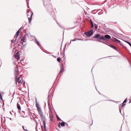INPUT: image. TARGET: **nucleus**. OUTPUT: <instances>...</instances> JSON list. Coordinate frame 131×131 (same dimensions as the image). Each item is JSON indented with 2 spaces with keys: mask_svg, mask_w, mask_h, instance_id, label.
<instances>
[{
  "mask_svg": "<svg viewBox=\"0 0 131 131\" xmlns=\"http://www.w3.org/2000/svg\"><path fill=\"white\" fill-rule=\"evenodd\" d=\"M18 69L17 67H16L15 68V78H17L18 77L20 76L18 73Z\"/></svg>",
  "mask_w": 131,
  "mask_h": 131,
  "instance_id": "39448f33",
  "label": "nucleus"
},
{
  "mask_svg": "<svg viewBox=\"0 0 131 131\" xmlns=\"http://www.w3.org/2000/svg\"><path fill=\"white\" fill-rule=\"evenodd\" d=\"M43 0V5H44V4H45V1H44V0Z\"/></svg>",
  "mask_w": 131,
  "mask_h": 131,
  "instance_id": "f704fd0d",
  "label": "nucleus"
},
{
  "mask_svg": "<svg viewBox=\"0 0 131 131\" xmlns=\"http://www.w3.org/2000/svg\"><path fill=\"white\" fill-rule=\"evenodd\" d=\"M90 23L91 24V27L92 28H93L94 27L92 21L91 20L90 21Z\"/></svg>",
  "mask_w": 131,
  "mask_h": 131,
  "instance_id": "a211bd4d",
  "label": "nucleus"
},
{
  "mask_svg": "<svg viewBox=\"0 0 131 131\" xmlns=\"http://www.w3.org/2000/svg\"><path fill=\"white\" fill-rule=\"evenodd\" d=\"M17 108L19 111V113H20V111L21 110V108L20 104L18 103V102L17 103Z\"/></svg>",
  "mask_w": 131,
  "mask_h": 131,
  "instance_id": "9b49d317",
  "label": "nucleus"
},
{
  "mask_svg": "<svg viewBox=\"0 0 131 131\" xmlns=\"http://www.w3.org/2000/svg\"><path fill=\"white\" fill-rule=\"evenodd\" d=\"M65 122H62L61 123L60 122L59 123V124H58V127L59 128L61 127V126H60V124H61V126H65Z\"/></svg>",
  "mask_w": 131,
  "mask_h": 131,
  "instance_id": "9d476101",
  "label": "nucleus"
},
{
  "mask_svg": "<svg viewBox=\"0 0 131 131\" xmlns=\"http://www.w3.org/2000/svg\"><path fill=\"white\" fill-rule=\"evenodd\" d=\"M56 116L57 117V120L58 121H62L59 117L57 115H56Z\"/></svg>",
  "mask_w": 131,
  "mask_h": 131,
  "instance_id": "6ab92c4d",
  "label": "nucleus"
},
{
  "mask_svg": "<svg viewBox=\"0 0 131 131\" xmlns=\"http://www.w3.org/2000/svg\"><path fill=\"white\" fill-rule=\"evenodd\" d=\"M1 96V93L0 92V96Z\"/></svg>",
  "mask_w": 131,
  "mask_h": 131,
  "instance_id": "4c0bfd02",
  "label": "nucleus"
},
{
  "mask_svg": "<svg viewBox=\"0 0 131 131\" xmlns=\"http://www.w3.org/2000/svg\"><path fill=\"white\" fill-rule=\"evenodd\" d=\"M125 105V103H124V104H123V103L122 104V107H123Z\"/></svg>",
  "mask_w": 131,
  "mask_h": 131,
  "instance_id": "c756f323",
  "label": "nucleus"
},
{
  "mask_svg": "<svg viewBox=\"0 0 131 131\" xmlns=\"http://www.w3.org/2000/svg\"><path fill=\"white\" fill-rule=\"evenodd\" d=\"M109 46L110 47H111L112 48H113V49H114L115 50L117 51V48L114 46L112 45H110Z\"/></svg>",
  "mask_w": 131,
  "mask_h": 131,
  "instance_id": "ddd939ff",
  "label": "nucleus"
},
{
  "mask_svg": "<svg viewBox=\"0 0 131 131\" xmlns=\"http://www.w3.org/2000/svg\"><path fill=\"white\" fill-rule=\"evenodd\" d=\"M93 32L92 30H91L85 33V35L87 36L88 37H91L93 34Z\"/></svg>",
  "mask_w": 131,
  "mask_h": 131,
  "instance_id": "423d86ee",
  "label": "nucleus"
},
{
  "mask_svg": "<svg viewBox=\"0 0 131 131\" xmlns=\"http://www.w3.org/2000/svg\"><path fill=\"white\" fill-rule=\"evenodd\" d=\"M57 24L59 26V27H60L61 28H62L61 26L57 22Z\"/></svg>",
  "mask_w": 131,
  "mask_h": 131,
  "instance_id": "2f4dec72",
  "label": "nucleus"
},
{
  "mask_svg": "<svg viewBox=\"0 0 131 131\" xmlns=\"http://www.w3.org/2000/svg\"><path fill=\"white\" fill-rule=\"evenodd\" d=\"M10 114L12 115V114L11 112L10 111Z\"/></svg>",
  "mask_w": 131,
  "mask_h": 131,
  "instance_id": "e433bc0d",
  "label": "nucleus"
},
{
  "mask_svg": "<svg viewBox=\"0 0 131 131\" xmlns=\"http://www.w3.org/2000/svg\"><path fill=\"white\" fill-rule=\"evenodd\" d=\"M125 42L126 43H128L130 46V47H131V43H130L129 42H128L127 41H125Z\"/></svg>",
  "mask_w": 131,
  "mask_h": 131,
  "instance_id": "5701e85b",
  "label": "nucleus"
},
{
  "mask_svg": "<svg viewBox=\"0 0 131 131\" xmlns=\"http://www.w3.org/2000/svg\"><path fill=\"white\" fill-rule=\"evenodd\" d=\"M21 29H20V31L21 30Z\"/></svg>",
  "mask_w": 131,
  "mask_h": 131,
  "instance_id": "ea45409f",
  "label": "nucleus"
},
{
  "mask_svg": "<svg viewBox=\"0 0 131 131\" xmlns=\"http://www.w3.org/2000/svg\"><path fill=\"white\" fill-rule=\"evenodd\" d=\"M94 27L95 29H96L98 27V26L96 24H94Z\"/></svg>",
  "mask_w": 131,
  "mask_h": 131,
  "instance_id": "4be33fe9",
  "label": "nucleus"
},
{
  "mask_svg": "<svg viewBox=\"0 0 131 131\" xmlns=\"http://www.w3.org/2000/svg\"><path fill=\"white\" fill-rule=\"evenodd\" d=\"M41 117V120L43 121V124L44 125V127L45 129V131H46L45 118L43 115L42 116V117Z\"/></svg>",
  "mask_w": 131,
  "mask_h": 131,
  "instance_id": "0eeeda50",
  "label": "nucleus"
},
{
  "mask_svg": "<svg viewBox=\"0 0 131 131\" xmlns=\"http://www.w3.org/2000/svg\"><path fill=\"white\" fill-rule=\"evenodd\" d=\"M34 121L36 122V131H38V130L37 129L38 126V123L35 119H34Z\"/></svg>",
  "mask_w": 131,
  "mask_h": 131,
  "instance_id": "2eb2a0df",
  "label": "nucleus"
},
{
  "mask_svg": "<svg viewBox=\"0 0 131 131\" xmlns=\"http://www.w3.org/2000/svg\"><path fill=\"white\" fill-rule=\"evenodd\" d=\"M119 112H120V113H121V109H120V107H119Z\"/></svg>",
  "mask_w": 131,
  "mask_h": 131,
  "instance_id": "72a5a7b5",
  "label": "nucleus"
},
{
  "mask_svg": "<svg viewBox=\"0 0 131 131\" xmlns=\"http://www.w3.org/2000/svg\"><path fill=\"white\" fill-rule=\"evenodd\" d=\"M111 38V36L109 35H106L104 36L102 35L101 36V35L99 34H96L93 37L94 38H96V40L99 42H101L102 40H107L110 39Z\"/></svg>",
  "mask_w": 131,
  "mask_h": 131,
  "instance_id": "f257e3e1",
  "label": "nucleus"
},
{
  "mask_svg": "<svg viewBox=\"0 0 131 131\" xmlns=\"http://www.w3.org/2000/svg\"><path fill=\"white\" fill-rule=\"evenodd\" d=\"M84 14L85 15H87V13L86 11H84Z\"/></svg>",
  "mask_w": 131,
  "mask_h": 131,
  "instance_id": "cd10ccee",
  "label": "nucleus"
},
{
  "mask_svg": "<svg viewBox=\"0 0 131 131\" xmlns=\"http://www.w3.org/2000/svg\"><path fill=\"white\" fill-rule=\"evenodd\" d=\"M15 83L17 86H20V87L22 88L24 87V83H23V81L22 78H20V76L18 77L17 78H15Z\"/></svg>",
  "mask_w": 131,
  "mask_h": 131,
  "instance_id": "f03ea898",
  "label": "nucleus"
},
{
  "mask_svg": "<svg viewBox=\"0 0 131 131\" xmlns=\"http://www.w3.org/2000/svg\"><path fill=\"white\" fill-rule=\"evenodd\" d=\"M22 128H23V129H24V130H25V131H28V130H27V129H25V128H24V126H23Z\"/></svg>",
  "mask_w": 131,
  "mask_h": 131,
  "instance_id": "a878e982",
  "label": "nucleus"
},
{
  "mask_svg": "<svg viewBox=\"0 0 131 131\" xmlns=\"http://www.w3.org/2000/svg\"><path fill=\"white\" fill-rule=\"evenodd\" d=\"M61 70L59 73V74H60L63 72L64 70V68L63 67V66L62 64H61L60 65Z\"/></svg>",
  "mask_w": 131,
  "mask_h": 131,
  "instance_id": "1a4fd4ad",
  "label": "nucleus"
},
{
  "mask_svg": "<svg viewBox=\"0 0 131 131\" xmlns=\"http://www.w3.org/2000/svg\"><path fill=\"white\" fill-rule=\"evenodd\" d=\"M37 110L38 111V112H39V111H41L40 108H39L38 107H37Z\"/></svg>",
  "mask_w": 131,
  "mask_h": 131,
  "instance_id": "bb28decb",
  "label": "nucleus"
},
{
  "mask_svg": "<svg viewBox=\"0 0 131 131\" xmlns=\"http://www.w3.org/2000/svg\"><path fill=\"white\" fill-rule=\"evenodd\" d=\"M10 120H11V118H10Z\"/></svg>",
  "mask_w": 131,
  "mask_h": 131,
  "instance_id": "58836bf2",
  "label": "nucleus"
},
{
  "mask_svg": "<svg viewBox=\"0 0 131 131\" xmlns=\"http://www.w3.org/2000/svg\"><path fill=\"white\" fill-rule=\"evenodd\" d=\"M15 57L17 60H19L20 59L19 54L18 52H17L15 54Z\"/></svg>",
  "mask_w": 131,
  "mask_h": 131,
  "instance_id": "6e6552de",
  "label": "nucleus"
},
{
  "mask_svg": "<svg viewBox=\"0 0 131 131\" xmlns=\"http://www.w3.org/2000/svg\"><path fill=\"white\" fill-rule=\"evenodd\" d=\"M22 112L23 113V114H24V112L23 111H22Z\"/></svg>",
  "mask_w": 131,
  "mask_h": 131,
  "instance_id": "c9c22d12",
  "label": "nucleus"
},
{
  "mask_svg": "<svg viewBox=\"0 0 131 131\" xmlns=\"http://www.w3.org/2000/svg\"><path fill=\"white\" fill-rule=\"evenodd\" d=\"M35 42L39 46L40 45V44L39 42L36 39L35 40Z\"/></svg>",
  "mask_w": 131,
  "mask_h": 131,
  "instance_id": "dca6fc26",
  "label": "nucleus"
},
{
  "mask_svg": "<svg viewBox=\"0 0 131 131\" xmlns=\"http://www.w3.org/2000/svg\"><path fill=\"white\" fill-rule=\"evenodd\" d=\"M76 40H77V39H73V40H70V42L69 43H71V41H75Z\"/></svg>",
  "mask_w": 131,
  "mask_h": 131,
  "instance_id": "b1692460",
  "label": "nucleus"
},
{
  "mask_svg": "<svg viewBox=\"0 0 131 131\" xmlns=\"http://www.w3.org/2000/svg\"><path fill=\"white\" fill-rule=\"evenodd\" d=\"M38 113L40 115L41 117H42V116L43 115L41 111H39Z\"/></svg>",
  "mask_w": 131,
  "mask_h": 131,
  "instance_id": "f3484780",
  "label": "nucleus"
},
{
  "mask_svg": "<svg viewBox=\"0 0 131 131\" xmlns=\"http://www.w3.org/2000/svg\"><path fill=\"white\" fill-rule=\"evenodd\" d=\"M21 29V28H20L19 29V30H18L17 31V32L16 33V35L15 36L14 38L13 39L14 40H12L11 41L12 42H13V43H15L16 42V40L17 38V37H18V36L19 34V33L20 31V29Z\"/></svg>",
  "mask_w": 131,
  "mask_h": 131,
  "instance_id": "20e7f679",
  "label": "nucleus"
},
{
  "mask_svg": "<svg viewBox=\"0 0 131 131\" xmlns=\"http://www.w3.org/2000/svg\"><path fill=\"white\" fill-rule=\"evenodd\" d=\"M27 38H29L31 36L30 34L29 33H27L25 35Z\"/></svg>",
  "mask_w": 131,
  "mask_h": 131,
  "instance_id": "4468645a",
  "label": "nucleus"
},
{
  "mask_svg": "<svg viewBox=\"0 0 131 131\" xmlns=\"http://www.w3.org/2000/svg\"><path fill=\"white\" fill-rule=\"evenodd\" d=\"M77 39L80 40H83L81 39Z\"/></svg>",
  "mask_w": 131,
  "mask_h": 131,
  "instance_id": "473e14b6",
  "label": "nucleus"
},
{
  "mask_svg": "<svg viewBox=\"0 0 131 131\" xmlns=\"http://www.w3.org/2000/svg\"><path fill=\"white\" fill-rule=\"evenodd\" d=\"M61 59L60 58H57V61L59 62H60L61 61Z\"/></svg>",
  "mask_w": 131,
  "mask_h": 131,
  "instance_id": "412c9836",
  "label": "nucleus"
},
{
  "mask_svg": "<svg viewBox=\"0 0 131 131\" xmlns=\"http://www.w3.org/2000/svg\"><path fill=\"white\" fill-rule=\"evenodd\" d=\"M127 99H125L123 103V104H124V103H126L127 102Z\"/></svg>",
  "mask_w": 131,
  "mask_h": 131,
  "instance_id": "393cba45",
  "label": "nucleus"
},
{
  "mask_svg": "<svg viewBox=\"0 0 131 131\" xmlns=\"http://www.w3.org/2000/svg\"><path fill=\"white\" fill-rule=\"evenodd\" d=\"M33 14V13L31 11H29V12L27 11V15L29 23L31 21L32 19V16Z\"/></svg>",
  "mask_w": 131,
  "mask_h": 131,
  "instance_id": "7ed1b4c3",
  "label": "nucleus"
},
{
  "mask_svg": "<svg viewBox=\"0 0 131 131\" xmlns=\"http://www.w3.org/2000/svg\"><path fill=\"white\" fill-rule=\"evenodd\" d=\"M0 99H1V100H2L3 101V100L2 99V95L0 96Z\"/></svg>",
  "mask_w": 131,
  "mask_h": 131,
  "instance_id": "c85d7f7f",
  "label": "nucleus"
},
{
  "mask_svg": "<svg viewBox=\"0 0 131 131\" xmlns=\"http://www.w3.org/2000/svg\"><path fill=\"white\" fill-rule=\"evenodd\" d=\"M74 28V27H73L72 28H67L66 29L67 30H70V29H73V28Z\"/></svg>",
  "mask_w": 131,
  "mask_h": 131,
  "instance_id": "7c9ffc66",
  "label": "nucleus"
},
{
  "mask_svg": "<svg viewBox=\"0 0 131 131\" xmlns=\"http://www.w3.org/2000/svg\"><path fill=\"white\" fill-rule=\"evenodd\" d=\"M26 38H27L25 36H24L23 37V38H22V39H21V41H22V42H26Z\"/></svg>",
  "mask_w": 131,
  "mask_h": 131,
  "instance_id": "f8f14e48",
  "label": "nucleus"
},
{
  "mask_svg": "<svg viewBox=\"0 0 131 131\" xmlns=\"http://www.w3.org/2000/svg\"><path fill=\"white\" fill-rule=\"evenodd\" d=\"M114 40L115 41H117V42H120V41L119 40H118L116 38H114Z\"/></svg>",
  "mask_w": 131,
  "mask_h": 131,
  "instance_id": "aec40b11",
  "label": "nucleus"
}]
</instances>
